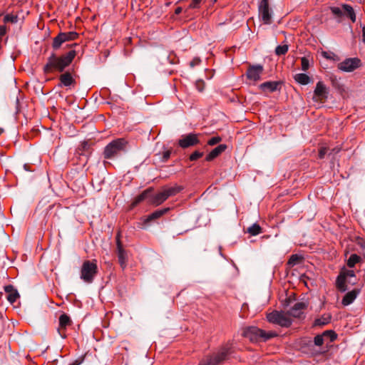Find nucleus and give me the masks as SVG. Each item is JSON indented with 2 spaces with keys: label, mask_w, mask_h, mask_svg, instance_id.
<instances>
[{
  "label": "nucleus",
  "mask_w": 365,
  "mask_h": 365,
  "mask_svg": "<svg viewBox=\"0 0 365 365\" xmlns=\"http://www.w3.org/2000/svg\"><path fill=\"white\" fill-rule=\"evenodd\" d=\"M76 55V51L71 50L67 53L61 56H57L52 53L48 58L47 63L43 67L45 73H52L53 71L62 72L68 67Z\"/></svg>",
  "instance_id": "f257e3e1"
},
{
  "label": "nucleus",
  "mask_w": 365,
  "mask_h": 365,
  "mask_svg": "<svg viewBox=\"0 0 365 365\" xmlns=\"http://www.w3.org/2000/svg\"><path fill=\"white\" fill-rule=\"evenodd\" d=\"M243 335L245 337L249 339L251 341L259 342L266 341L268 339L274 338L277 336V334L272 331L267 332L264 330L256 327H250L244 330Z\"/></svg>",
  "instance_id": "f03ea898"
},
{
  "label": "nucleus",
  "mask_w": 365,
  "mask_h": 365,
  "mask_svg": "<svg viewBox=\"0 0 365 365\" xmlns=\"http://www.w3.org/2000/svg\"><path fill=\"white\" fill-rule=\"evenodd\" d=\"M98 273V264L96 259L85 260L81 268V279L86 283L91 284L93 282Z\"/></svg>",
  "instance_id": "7ed1b4c3"
},
{
  "label": "nucleus",
  "mask_w": 365,
  "mask_h": 365,
  "mask_svg": "<svg viewBox=\"0 0 365 365\" xmlns=\"http://www.w3.org/2000/svg\"><path fill=\"white\" fill-rule=\"evenodd\" d=\"M127 140L125 138H117L108 143L104 149L103 155L106 159H111L118 155L120 153L125 151Z\"/></svg>",
  "instance_id": "20e7f679"
},
{
  "label": "nucleus",
  "mask_w": 365,
  "mask_h": 365,
  "mask_svg": "<svg viewBox=\"0 0 365 365\" xmlns=\"http://www.w3.org/2000/svg\"><path fill=\"white\" fill-rule=\"evenodd\" d=\"M267 318L269 322L284 327H288L292 324V320L288 316V314L277 311L268 314Z\"/></svg>",
  "instance_id": "39448f33"
},
{
  "label": "nucleus",
  "mask_w": 365,
  "mask_h": 365,
  "mask_svg": "<svg viewBox=\"0 0 365 365\" xmlns=\"http://www.w3.org/2000/svg\"><path fill=\"white\" fill-rule=\"evenodd\" d=\"M228 353V349L223 348L217 354L207 356L205 359H202L199 365H218L227 359Z\"/></svg>",
  "instance_id": "423d86ee"
},
{
  "label": "nucleus",
  "mask_w": 365,
  "mask_h": 365,
  "mask_svg": "<svg viewBox=\"0 0 365 365\" xmlns=\"http://www.w3.org/2000/svg\"><path fill=\"white\" fill-rule=\"evenodd\" d=\"M200 134L195 133L182 135L178 140V145L183 149L197 145L200 142Z\"/></svg>",
  "instance_id": "0eeeda50"
},
{
  "label": "nucleus",
  "mask_w": 365,
  "mask_h": 365,
  "mask_svg": "<svg viewBox=\"0 0 365 365\" xmlns=\"http://www.w3.org/2000/svg\"><path fill=\"white\" fill-rule=\"evenodd\" d=\"M354 277L355 272L354 270H349L345 268L342 269L336 279V285L337 289L340 292H345L347 289L346 283L349 282L347 279Z\"/></svg>",
  "instance_id": "6e6552de"
},
{
  "label": "nucleus",
  "mask_w": 365,
  "mask_h": 365,
  "mask_svg": "<svg viewBox=\"0 0 365 365\" xmlns=\"http://www.w3.org/2000/svg\"><path fill=\"white\" fill-rule=\"evenodd\" d=\"M259 15L265 24L272 23V11L269 6L268 0H261L259 4Z\"/></svg>",
  "instance_id": "1a4fd4ad"
},
{
  "label": "nucleus",
  "mask_w": 365,
  "mask_h": 365,
  "mask_svg": "<svg viewBox=\"0 0 365 365\" xmlns=\"http://www.w3.org/2000/svg\"><path fill=\"white\" fill-rule=\"evenodd\" d=\"M337 337L332 330H327L322 334L317 335L314 339V343L317 346H321L324 343L333 342Z\"/></svg>",
  "instance_id": "9d476101"
},
{
  "label": "nucleus",
  "mask_w": 365,
  "mask_h": 365,
  "mask_svg": "<svg viewBox=\"0 0 365 365\" xmlns=\"http://www.w3.org/2000/svg\"><path fill=\"white\" fill-rule=\"evenodd\" d=\"M360 66V60L357 58H346L337 65V68L345 72H351Z\"/></svg>",
  "instance_id": "9b49d317"
},
{
  "label": "nucleus",
  "mask_w": 365,
  "mask_h": 365,
  "mask_svg": "<svg viewBox=\"0 0 365 365\" xmlns=\"http://www.w3.org/2000/svg\"><path fill=\"white\" fill-rule=\"evenodd\" d=\"M328 88L322 81L317 82L314 91V99L315 101L326 100L328 97Z\"/></svg>",
  "instance_id": "f8f14e48"
},
{
  "label": "nucleus",
  "mask_w": 365,
  "mask_h": 365,
  "mask_svg": "<svg viewBox=\"0 0 365 365\" xmlns=\"http://www.w3.org/2000/svg\"><path fill=\"white\" fill-rule=\"evenodd\" d=\"M262 71L263 66L261 65L250 66L247 71V77L249 80L256 82L260 79Z\"/></svg>",
  "instance_id": "ddd939ff"
},
{
  "label": "nucleus",
  "mask_w": 365,
  "mask_h": 365,
  "mask_svg": "<svg viewBox=\"0 0 365 365\" xmlns=\"http://www.w3.org/2000/svg\"><path fill=\"white\" fill-rule=\"evenodd\" d=\"M71 324V320L67 314H63L59 317V325L57 330L63 339L66 338V329Z\"/></svg>",
  "instance_id": "4468645a"
},
{
  "label": "nucleus",
  "mask_w": 365,
  "mask_h": 365,
  "mask_svg": "<svg viewBox=\"0 0 365 365\" xmlns=\"http://www.w3.org/2000/svg\"><path fill=\"white\" fill-rule=\"evenodd\" d=\"M307 308V304L304 302H297L289 310L288 315L295 318H299Z\"/></svg>",
  "instance_id": "2eb2a0df"
},
{
  "label": "nucleus",
  "mask_w": 365,
  "mask_h": 365,
  "mask_svg": "<svg viewBox=\"0 0 365 365\" xmlns=\"http://www.w3.org/2000/svg\"><path fill=\"white\" fill-rule=\"evenodd\" d=\"M117 250H118V262L123 269H125L127 266V253L123 248L122 245L119 240H117Z\"/></svg>",
  "instance_id": "dca6fc26"
},
{
  "label": "nucleus",
  "mask_w": 365,
  "mask_h": 365,
  "mask_svg": "<svg viewBox=\"0 0 365 365\" xmlns=\"http://www.w3.org/2000/svg\"><path fill=\"white\" fill-rule=\"evenodd\" d=\"M4 290L7 293V299L11 304H14L19 297L17 290L11 285L6 286Z\"/></svg>",
  "instance_id": "f3484780"
},
{
  "label": "nucleus",
  "mask_w": 365,
  "mask_h": 365,
  "mask_svg": "<svg viewBox=\"0 0 365 365\" xmlns=\"http://www.w3.org/2000/svg\"><path fill=\"white\" fill-rule=\"evenodd\" d=\"M227 148L226 145L220 144L215 148H214L211 152H210L206 158L205 160L207 161H211L214 160L215 158H217L218 155H220L222 152H224Z\"/></svg>",
  "instance_id": "a211bd4d"
},
{
  "label": "nucleus",
  "mask_w": 365,
  "mask_h": 365,
  "mask_svg": "<svg viewBox=\"0 0 365 365\" xmlns=\"http://www.w3.org/2000/svg\"><path fill=\"white\" fill-rule=\"evenodd\" d=\"M167 199L168 197L163 192V190H161L160 192L150 197V203L153 205L158 206L164 202Z\"/></svg>",
  "instance_id": "6ab92c4d"
},
{
  "label": "nucleus",
  "mask_w": 365,
  "mask_h": 365,
  "mask_svg": "<svg viewBox=\"0 0 365 365\" xmlns=\"http://www.w3.org/2000/svg\"><path fill=\"white\" fill-rule=\"evenodd\" d=\"M359 294V291L356 289L351 290L347 292L342 299L341 304L344 306H348L351 304L356 298Z\"/></svg>",
  "instance_id": "aec40b11"
},
{
  "label": "nucleus",
  "mask_w": 365,
  "mask_h": 365,
  "mask_svg": "<svg viewBox=\"0 0 365 365\" xmlns=\"http://www.w3.org/2000/svg\"><path fill=\"white\" fill-rule=\"evenodd\" d=\"M169 210V207L155 210V212H152L150 215L146 217L145 222L148 223L150 221L158 219L161 217L163 215H165Z\"/></svg>",
  "instance_id": "412c9836"
},
{
  "label": "nucleus",
  "mask_w": 365,
  "mask_h": 365,
  "mask_svg": "<svg viewBox=\"0 0 365 365\" xmlns=\"http://www.w3.org/2000/svg\"><path fill=\"white\" fill-rule=\"evenodd\" d=\"M279 85L278 81H267L260 85V88L264 91L273 92L278 89Z\"/></svg>",
  "instance_id": "4be33fe9"
},
{
  "label": "nucleus",
  "mask_w": 365,
  "mask_h": 365,
  "mask_svg": "<svg viewBox=\"0 0 365 365\" xmlns=\"http://www.w3.org/2000/svg\"><path fill=\"white\" fill-rule=\"evenodd\" d=\"M331 317L329 314H324L319 318H317L314 320L313 326L314 327H323L327 324H329L331 321Z\"/></svg>",
  "instance_id": "5701e85b"
},
{
  "label": "nucleus",
  "mask_w": 365,
  "mask_h": 365,
  "mask_svg": "<svg viewBox=\"0 0 365 365\" xmlns=\"http://www.w3.org/2000/svg\"><path fill=\"white\" fill-rule=\"evenodd\" d=\"M59 79L61 81L60 86H69L75 82V80L72 77L71 74L68 72L61 75Z\"/></svg>",
  "instance_id": "b1692460"
},
{
  "label": "nucleus",
  "mask_w": 365,
  "mask_h": 365,
  "mask_svg": "<svg viewBox=\"0 0 365 365\" xmlns=\"http://www.w3.org/2000/svg\"><path fill=\"white\" fill-rule=\"evenodd\" d=\"M296 82L301 85H307L310 83L311 78L306 73H297L294 76Z\"/></svg>",
  "instance_id": "393cba45"
},
{
  "label": "nucleus",
  "mask_w": 365,
  "mask_h": 365,
  "mask_svg": "<svg viewBox=\"0 0 365 365\" xmlns=\"http://www.w3.org/2000/svg\"><path fill=\"white\" fill-rule=\"evenodd\" d=\"M162 190L168 198L178 194L181 190V187L179 186L164 187Z\"/></svg>",
  "instance_id": "a878e982"
},
{
  "label": "nucleus",
  "mask_w": 365,
  "mask_h": 365,
  "mask_svg": "<svg viewBox=\"0 0 365 365\" xmlns=\"http://www.w3.org/2000/svg\"><path fill=\"white\" fill-rule=\"evenodd\" d=\"M152 188H148L144 190L141 194L138 195L133 200L132 205L133 206H136L138 204L143 201L144 200L148 197L149 193L151 192Z\"/></svg>",
  "instance_id": "bb28decb"
},
{
  "label": "nucleus",
  "mask_w": 365,
  "mask_h": 365,
  "mask_svg": "<svg viewBox=\"0 0 365 365\" xmlns=\"http://www.w3.org/2000/svg\"><path fill=\"white\" fill-rule=\"evenodd\" d=\"M343 16H345L349 18L352 21V22H354L356 21V15L354 11V9L349 5L344 4Z\"/></svg>",
  "instance_id": "cd10ccee"
},
{
  "label": "nucleus",
  "mask_w": 365,
  "mask_h": 365,
  "mask_svg": "<svg viewBox=\"0 0 365 365\" xmlns=\"http://www.w3.org/2000/svg\"><path fill=\"white\" fill-rule=\"evenodd\" d=\"M66 42V41L64 38V36L62 35L61 32L58 34L57 36H56L53 38L52 47L53 49L57 50L64 43Z\"/></svg>",
  "instance_id": "c85d7f7f"
},
{
  "label": "nucleus",
  "mask_w": 365,
  "mask_h": 365,
  "mask_svg": "<svg viewBox=\"0 0 365 365\" xmlns=\"http://www.w3.org/2000/svg\"><path fill=\"white\" fill-rule=\"evenodd\" d=\"M361 260V257L356 254H351L347 260V266L349 267H354L356 264L359 262Z\"/></svg>",
  "instance_id": "c756f323"
},
{
  "label": "nucleus",
  "mask_w": 365,
  "mask_h": 365,
  "mask_svg": "<svg viewBox=\"0 0 365 365\" xmlns=\"http://www.w3.org/2000/svg\"><path fill=\"white\" fill-rule=\"evenodd\" d=\"M247 232L252 236H255L261 233L262 228L257 224H254L251 227H250L247 230Z\"/></svg>",
  "instance_id": "7c9ffc66"
},
{
  "label": "nucleus",
  "mask_w": 365,
  "mask_h": 365,
  "mask_svg": "<svg viewBox=\"0 0 365 365\" xmlns=\"http://www.w3.org/2000/svg\"><path fill=\"white\" fill-rule=\"evenodd\" d=\"M302 259V257L298 255H292L288 261V264L289 266H294L296 264H298Z\"/></svg>",
  "instance_id": "2f4dec72"
},
{
  "label": "nucleus",
  "mask_w": 365,
  "mask_h": 365,
  "mask_svg": "<svg viewBox=\"0 0 365 365\" xmlns=\"http://www.w3.org/2000/svg\"><path fill=\"white\" fill-rule=\"evenodd\" d=\"M61 34L64 36V38L66 41L75 40L78 36V34L75 31L61 32Z\"/></svg>",
  "instance_id": "473e14b6"
},
{
  "label": "nucleus",
  "mask_w": 365,
  "mask_h": 365,
  "mask_svg": "<svg viewBox=\"0 0 365 365\" xmlns=\"http://www.w3.org/2000/svg\"><path fill=\"white\" fill-rule=\"evenodd\" d=\"M288 46L287 44L277 46L275 53L278 56L284 55L288 51Z\"/></svg>",
  "instance_id": "72a5a7b5"
},
{
  "label": "nucleus",
  "mask_w": 365,
  "mask_h": 365,
  "mask_svg": "<svg viewBox=\"0 0 365 365\" xmlns=\"http://www.w3.org/2000/svg\"><path fill=\"white\" fill-rule=\"evenodd\" d=\"M17 21H18V16L16 15L6 14L4 18V23L11 22L12 24H15Z\"/></svg>",
  "instance_id": "f704fd0d"
},
{
  "label": "nucleus",
  "mask_w": 365,
  "mask_h": 365,
  "mask_svg": "<svg viewBox=\"0 0 365 365\" xmlns=\"http://www.w3.org/2000/svg\"><path fill=\"white\" fill-rule=\"evenodd\" d=\"M331 11L336 16L341 17L344 13V5L341 7H331Z\"/></svg>",
  "instance_id": "c9c22d12"
},
{
  "label": "nucleus",
  "mask_w": 365,
  "mask_h": 365,
  "mask_svg": "<svg viewBox=\"0 0 365 365\" xmlns=\"http://www.w3.org/2000/svg\"><path fill=\"white\" fill-rule=\"evenodd\" d=\"M302 70L307 71L309 68V61L307 57H302L301 58Z\"/></svg>",
  "instance_id": "e433bc0d"
},
{
  "label": "nucleus",
  "mask_w": 365,
  "mask_h": 365,
  "mask_svg": "<svg viewBox=\"0 0 365 365\" xmlns=\"http://www.w3.org/2000/svg\"><path fill=\"white\" fill-rule=\"evenodd\" d=\"M204 155L203 152H200L198 150H195L193 152L189 157L190 160L195 161L202 157Z\"/></svg>",
  "instance_id": "4c0bfd02"
},
{
  "label": "nucleus",
  "mask_w": 365,
  "mask_h": 365,
  "mask_svg": "<svg viewBox=\"0 0 365 365\" xmlns=\"http://www.w3.org/2000/svg\"><path fill=\"white\" fill-rule=\"evenodd\" d=\"M222 140V138L219 136H215L211 138L208 141L207 144L210 145H215L220 143Z\"/></svg>",
  "instance_id": "58836bf2"
},
{
  "label": "nucleus",
  "mask_w": 365,
  "mask_h": 365,
  "mask_svg": "<svg viewBox=\"0 0 365 365\" xmlns=\"http://www.w3.org/2000/svg\"><path fill=\"white\" fill-rule=\"evenodd\" d=\"M202 0H192L190 4L189 9H198L200 6Z\"/></svg>",
  "instance_id": "ea45409f"
},
{
  "label": "nucleus",
  "mask_w": 365,
  "mask_h": 365,
  "mask_svg": "<svg viewBox=\"0 0 365 365\" xmlns=\"http://www.w3.org/2000/svg\"><path fill=\"white\" fill-rule=\"evenodd\" d=\"M197 89L202 92L205 88V83L202 81H197L195 83Z\"/></svg>",
  "instance_id": "a19ab883"
},
{
  "label": "nucleus",
  "mask_w": 365,
  "mask_h": 365,
  "mask_svg": "<svg viewBox=\"0 0 365 365\" xmlns=\"http://www.w3.org/2000/svg\"><path fill=\"white\" fill-rule=\"evenodd\" d=\"M200 62H201V60H200L199 58H193V59L190 61V66L191 67H194V66H195L199 65V64L200 63Z\"/></svg>",
  "instance_id": "79ce46f5"
},
{
  "label": "nucleus",
  "mask_w": 365,
  "mask_h": 365,
  "mask_svg": "<svg viewBox=\"0 0 365 365\" xmlns=\"http://www.w3.org/2000/svg\"><path fill=\"white\" fill-rule=\"evenodd\" d=\"M6 26L4 25H0V37L4 36L6 34Z\"/></svg>",
  "instance_id": "37998d69"
},
{
  "label": "nucleus",
  "mask_w": 365,
  "mask_h": 365,
  "mask_svg": "<svg viewBox=\"0 0 365 365\" xmlns=\"http://www.w3.org/2000/svg\"><path fill=\"white\" fill-rule=\"evenodd\" d=\"M327 153V149L325 148H322L319 150V155L320 158H323Z\"/></svg>",
  "instance_id": "c03bdc74"
},
{
  "label": "nucleus",
  "mask_w": 365,
  "mask_h": 365,
  "mask_svg": "<svg viewBox=\"0 0 365 365\" xmlns=\"http://www.w3.org/2000/svg\"><path fill=\"white\" fill-rule=\"evenodd\" d=\"M171 152L170 150H167L163 153V160L166 161L170 157Z\"/></svg>",
  "instance_id": "a18cd8bd"
},
{
  "label": "nucleus",
  "mask_w": 365,
  "mask_h": 365,
  "mask_svg": "<svg viewBox=\"0 0 365 365\" xmlns=\"http://www.w3.org/2000/svg\"><path fill=\"white\" fill-rule=\"evenodd\" d=\"M182 9L181 7H177L175 10V14L176 15L180 14L182 12Z\"/></svg>",
  "instance_id": "49530a36"
},
{
  "label": "nucleus",
  "mask_w": 365,
  "mask_h": 365,
  "mask_svg": "<svg viewBox=\"0 0 365 365\" xmlns=\"http://www.w3.org/2000/svg\"><path fill=\"white\" fill-rule=\"evenodd\" d=\"M362 39L364 43H365V26L362 29Z\"/></svg>",
  "instance_id": "de8ad7c7"
},
{
  "label": "nucleus",
  "mask_w": 365,
  "mask_h": 365,
  "mask_svg": "<svg viewBox=\"0 0 365 365\" xmlns=\"http://www.w3.org/2000/svg\"><path fill=\"white\" fill-rule=\"evenodd\" d=\"M361 247L363 249V256L365 258V244L361 245Z\"/></svg>",
  "instance_id": "09e8293b"
},
{
  "label": "nucleus",
  "mask_w": 365,
  "mask_h": 365,
  "mask_svg": "<svg viewBox=\"0 0 365 365\" xmlns=\"http://www.w3.org/2000/svg\"><path fill=\"white\" fill-rule=\"evenodd\" d=\"M24 168H25L26 170H28V167H27V165H24Z\"/></svg>",
  "instance_id": "8fccbe9b"
},
{
  "label": "nucleus",
  "mask_w": 365,
  "mask_h": 365,
  "mask_svg": "<svg viewBox=\"0 0 365 365\" xmlns=\"http://www.w3.org/2000/svg\"><path fill=\"white\" fill-rule=\"evenodd\" d=\"M70 365H78V364H70Z\"/></svg>",
  "instance_id": "3c124183"
}]
</instances>
